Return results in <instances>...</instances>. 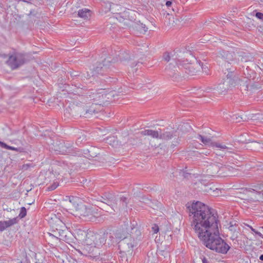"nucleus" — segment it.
Wrapping results in <instances>:
<instances>
[{
	"instance_id": "nucleus-12",
	"label": "nucleus",
	"mask_w": 263,
	"mask_h": 263,
	"mask_svg": "<svg viewBox=\"0 0 263 263\" xmlns=\"http://www.w3.org/2000/svg\"><path fill=\"white\" fill-rule=\"evenodd\" d=\"M163 59L166 62L172 61V62L171 63L170 65L173 64V63H175L177 65H179V63L181 62V60L177 58V56L175 54L167 52L163 54Z\"/></svg>"
},
{
	"instance_id": "nucleus-24",
	"label": "nucleus",
	"mask_w": 263,
	"mask_h": 263,
	"mask_svg": "<svg viewBox=\"0 0 263 263\" xmlns=\"http://www.w3.org/2000/svg\"><path fill=\"white\" fill-rule=\"evenodd\" d=\"M26 214H27V211H26V209L24 207H22L21 208V210H20V214H19V217L21 218H23L24 217H25L26 215Z\"/></svg>"
},
{
	"instance_id": "nucleus-11",
	"label": "nucleus",
	"mask_w": 263,
	"mask_h": 263,
	"mask_svg": "<svg viewBox=\"0 0 263 263\" xmlns=\"http://www.w3.org/2000/svg\"><path fill=\"white\" fill-rule=\"evenodd\" d=\"M106 95L104 89H101L91 91L89 96L90 100H92L93 103H99L98 105H101V103L103 102Z\"/></svg>"
},
{
	"instance_id": "nucleus-25",
	"label": "nucleus",
	"mask_w": 263,
	"mask_h": 263,
	"mask_svg": "<svg viewBox=\"0 0 263 263\" xmlns=\"http://www.w3.org/2000/svg\"><path fill=\"white\" fill-rule=\"evenodd\" d=\"M120 202L122 203V206L123 207L126 206L127 204V198L125 197L122 196L120 197Z\"/></svg>"
},
{
	"instance_id": "nucleus-31",
	"label": "nucleus",
	"mask_w": 263,
	"mask_h": 263,
	"mask_svg": "<svg viewBox=\"0 0 263 263\" xmlns=\"http://www.w3.org/2000/svg\"><path fill=\"white\" fill-rule=\"evenodd\" d=\"M118 6L117 5H115V4H112V5H110V9H109V10L112 12V13H116L114 11V7H118Z\"/></svg>"
},
{
	"instance_id": "nucleus-39",
	"label": "nucleus",
	"mask_w": 263,
	"mask_h": 263,
	"mask_svg": "<svg viewBox=\"0 0 263 263\" xmlns=\"http://www.w3.org/2000/svg\"><path fill=\"white\" fill-rule=\"evenodd\" d=\"M259 259H260L261 260H262V261H263V254L259 256Z\"/></svg>"
},
{
	"instance_id": "nucleus-21",
	"label": "nucleus",
	"mask_w": 263,
	"mask_h": 263,
	"mask_svg": "<svg viewBox=\"0 0 263 263\" xmlns=\"http://www.w3.org/2000/svg\"><path fill=\"white\" fill-rule=\"evenodd\" d=\"M159 130L160 137H159V139L168 140L173 137V134L171 132H166L165 133H162L161 130L160 129H159Z\"/></svg>"
},
{
	"instance_id": "nucleus-19",
	"label": "nucleus",
	"mask_w": 263,
	"mask_h": 263,
	"mask_svg": "<svg viewBox=\"0 0 263 263\" xmlns=\"http://www.w3.org/2000/svg\"><path fill=\"white\" fill-rule=\"evenodd\" d=\"M78 16L84 19H88L91 15L90 11L86 8L80 9L78 11Z\"/></svg>"
},
{
	"instance_id": "nucleus-41",
	"label": "nucleus",
	"mask_w": 263,
	"mask_h": 263,
	"mask_svg": "<svg viewBox=\"0 0 263 263\" xmlns=\"http://www.w3.org/2000/svg\"><path fill=\"white\" fill-rule=\"evenodd\" d=\"M89 155H90V157H93V156L92 155L90 154Z\"/></svg>"
},
{
	"instance_id": "nucleus-40",
	"label": "nucleus",
	"mask_w": 263,
	"mask_h": 263,
	"mask_svg": "<svg viewBox=\"0 0 263 263\" xmlns=\"http://www.w3.org/2000/svg\"><path fill=\"white\" fill-rule=\"evenodd\" d=\"M69 201L70 202H71V199H74V197L72 196V197H69Z\"/></svg>"
},
{
	"instance_id": "nucleus-17",
	"label": "nucleus",
	"mask_w": 263,
	"mask_h": 263,
	"mask_svg": "<svg viewBox=\"0 0 263 263\" xmlns=\"http://www.w3.org/2000/svg\"><path fill=\"white\" fill-rule=\"evenodd\" d=\"M219 171V166L217 164H212L208 166L206 170L207 176L214 177L216 175Z\"/></svg>"
},
{
	"instance_id": "nucleus-20",
	"label": "nucleus",
	"mask_w": 263,
	"mask_h": 263,
	"mask_svg": "<svg viewBox=\"0 0 263 263\" xmlns=\"http://www.w3.org/2000/svg\"><path fill=\"white\" fill-rule=\"evenodd\" d=\"M0 146L2 148L14 151L17 152H22L23 151V148L19 147H15L13 146H9L7 144H6L5 143L2 142L0 141Z\"/></svg>"
},
{
	"instance_id": "nucleus-8",
	"label": "nucleus",
	"mask_w": 263,
	"mask_h": 263,
	"mask_svg": "<svg viewBox=\"0 0 263 263\" xmlns=\"http://www.w3.org/2000/svg\"><path fill=\"white\" fill-rule=\"evenodd\" d=\"M116 237L119 239H122L119 242V246L128 251L136 247L138 243V240L137 238L135 239L131 235L123 238L122 236H118L117 235Z\"/></svg>"
},
{
	"instance_id": "nucleus-3",
	"label": "nucleus",
	"mask_w": 263,
	"mask_h": 263,
	"mask_svg": "<svg viewBox=\"0 0 263 263\" xmlns=\"http://www.w3.org/2000/svg\"><path fill=\"white\" fill-rule=\"evenodd\" d=\"M230 70L231 71L228 72L227 74V78L224 80L223 83L219 84L216 89L209 88L208 92H210V90H215L219 94L224 95L228 90L234 86L236 84V82L233 78V72L234 70L233 69H230Z\"/></svg>"
},
{
	"instance_id": "nucleus-22",
	"label": "nucleus",
	"mask_w": 263,
	"mask_h": 263,
	"mask_svg": "<svg viewBox=\"0 0 263 263\" xmlns=\"http://www.w3.org/2000/svg\"><path fill=\"white\" fill-rule=\"evenodd\" d=\"M171 68V66H170L168 68L166 67L165 68V71L166 72L167 74H168L171 77H175V78H176L177 74L175 73V70H172Z\"/></svg>"
},
{
	"instance_id": "nucleus-29",
	"label": "nucleus",
	"mask_w": 263,
	"mask_h": 263,
	"mask_svg": "<svg viewBox=\"0 0 263 263\" xmlns=\"http://www.w3.org/2000/svg\"><path fill=\"white\" fill-rule=\"evenodd\" d=\"M256 16L260 20H263V13L261 12H257L256 13Z\"/></svg>"
},
{
	"instance_id": "nucleus-5",
	"label": "nucleus",
	"mask_w": 263,
	"mask_h": 263,
	"mask_svg": "<svg viewBox=\"0 0 263 263\" xmlns=\"http://www.w3.org/2000/svg\"><path fill=\"white\" fill-rule=\"evenodd\" d=\"M26 62L24 54L20 52H14L10 55L7 61V64L12 69H15L23 65Z\"/></svg>"
},
{
	"instance_id": "nucleus-4",
	"label": "nucleus",
	"mask_w": 263,
	"mask_h": 263,
	"mask_svg": "<svg viewBox=\"0 0 263 263\" xmlns=\"http://www.w3.org/2000/svg\"><path fill=\"white\" fill-rule=\"evenodd\" d=\"M52 151L57 154L66 155L73 154V147L69 142H65L64 141H57L54 143L50 147Z\"/></svg>"
},
{
	"instance_id": "nucleus-26",
	"label": "nucleus",
	"mask_w": 263,
	"mask_h": 263,
	"mask_svg": "<svg viewBox=\"0 0 263 263\" xmlns=\"http://www.w3.org/2000/svg\"><path fill=\"white\" fill-rule=\"evenodd\" d=\"M100 201L103 203H105L108 205H111V202L109 200L104 198L103 197H101L100 198Z\"/></svg>"
},
{
	"instance_id": "nucleus-16",
	"label": "nucleus",
	"mask_w": 263,
	"mask_h": 263,
	"mask_svg": "<svg viewBox=\"0 0 263 263\" xmlns=\"http://www.w3.org/2000/svg\"><path fill=\"white\" fill-rule=\"evenodd\" d=\"M110 62L108 59H105L104 61H103V63L100 64V66H97L95 68V71L96 73L103 74V72L108 68V64Z\"/></svg>"
},
{
	"instance_id": "nucleus-14",
	"label": "nucleus",
	"mask_w": 263,
	"mask_h": 263,
	"mask_svg": "<svg viewBox=\"0 0 263 263\" xmlns=\"http://www.w3.org/2000/svg\"><path fill=\"white\" fill-rule=\"evenodd\" d=\"M17 222V218H13L6 221H0V232H3L6 228H9Z\"/></svg>"
},
{
	"instance_id": "nucleus-34",
	"label": "nucleus",
	"mask_w": 263,
	"mask_h": 263,
	"mask_svg": "<svg viewBox=\"0 0 263 263\" xmlns=\"http://www.w3.org/2000/svg\"><path fill=\"white\" fill-rule=\"evenodd\" d=\"M172 2L169 1H167V2H166V3H165V5H166V6L167 7H170V6L172 5Z\"/></svg>"
},
{
	"instance_id": "nucleus-37",
	"label": "nucleus",
	"mask_w": 263,
	"mask_h": 263,
	"mask_svg": "<svg viewBox=\"0 0 263 263\" xmlns=\"http://www.w3.org/2000/svg\"><path fill=\"white\" fill-rule=\"evenodd\" d=\"M64 233V231H63L62 232V234H60V236H61V238H60V239H62L64 238V235H63ZM64 236H66V235H64Z\"/></svg>"
},
{
	"instance_id": "nucleus-23",
	"label": "nucleus",
	"mask_w": 263,
	"mask_h": 263,
	"mask_svg": "<svg viewBox=\"0 0 263 263\" xmlns=\"http://www.w3.org/2000/svg\"><path fill=\"white\" fill-rule=\"evenodd\" d=\"M59 185L57 182H54L51 185L47 187L46 190L48 191H51L55 190Z\"/></svg>"
},
{
	"instance_id": "nucleus-28",
	"label": "nucleus",
	"mask_w": 263,
	"mask_h": 263,
	"mask_svg": "<svg viewBox=\"0 0 263 263\" xmlns=\"http://www.w3.org/2000/svg\"><path fill=\"white\" fill-rule=\"evenodd\" d=\"M250 229L251 230L254 232L255 234H256L257 235H258V236L262 237V235L258 231H256L254 229H253L251 226H248Z\"/></svg>"
},
{
	"instance_id": "nucleus-42",
	"label": "nucleus",
	"mask_w": 263,
	"mask_h": 263,
	"mask_svg": "<svg viewBox=\"0 0 263 263\" xmlns=\"http://www.w3.org/2000/svg\"><path fill=\"white\" fill-rule=\"evenodd\" d=\"M228 169L230 170V167H228Z\"/></svg>"
},
{
	"instance_id": "nucleus-36",
	"label": "nucleus",
	"mask_w": 263,
	"mask_h": 263,
	"mask_svg": "<svg viewBox=\"0 0 263 263\" xmlns=\"http://www.w3.org/2000/svg\"><path fill=\"white\" fill-rule=\"evenodd\" d=\"M30 166V165L27 164H25V165H24L23 166V167H22V169L23 170H26L29 166Z\"/></svg>"
},
{
	"instance_id": "nucleus-30",
	"label": "nucleus",
	"mask_w": 263,
	"mask_h": 263,
	"mask_svg": "<svg viewBox=\"0 0 263 263\" xmlns=\"http://www.w3.org/2000/svg\"><path fill=\"white\" fill-rule=\"evenodd\" d=\"M153 231L154 232V233H157L159 231V227L157 225H155L152 228Z\"/></svg>"
},
{
	"instance_id": "nucleus-27",
	"label": "nucleus",
	"mask_w": 263,
	"mask_h": 263,
	"mask_svg": "<svg viewBox=\"0 0 263 263\" xmlns=\"http://www.w3.org/2000/svg\"><path fill=\"white\" fill-rule=\"evenodd\" d=\"M83 140H86L85 137L84 136H82V137H80L78 138L76 143L77 144L81 143Z\"/></svg>"
},
{
	"instance_id": "nucleus-13",
	"label": "nucleus",
	"mask_w": 263,
	"mask_h": 263,
	"mask_svg": "<svg viewBox=\"0 0 263 263\" xmlns=\"http://www.w3.org/2000/svg\"><path fill=\"white\" fill-rule=\"evenodd\" d=\"M80 216L91 218L93 216V211L91 208H87L85 205L81 206L78 210Z\"/></svg>"
},
{
	"instance_id": "nucleus-38",
	"label": "nucleus",
	"mask_w": 263,
	"mask_h": 263,
	"mask_svg": "<svg viewBox=\"0 0 263 263\" xmlns=\"http://www.w3.org/2000/svg\"><path fill=\"white\" fill-rule=\"evenodd\" d=\"M202 263H208V260L205 257L202 259Z\"/></svg>"
},
{
	"instance_id": "nucleus-2",
	"label": "nucleus",
	"mask_w": 263,
	"mask_h": 263,
	"mask_svg": "<svg viewBox=\"0 0 263 263\" xmlns=\"http://www.w3.org/2000/svg\"><path fill=\"white\" fill-rule=\"evenodd\" d=\"M74 237L83 245L82 251L79 250V252L84 255H87V254H96L97 249L102 247L106 241L105 234H100L82 229L76 231Z\"/></svg>"
},
{
	"instance_id": "nucleus-10",
	"label": "nucleus",
	"mask_w": 263,
	"mask_h": 263,
	"mask_svg": "<svg viewBox=\"0 0 263 263\" xmlns=\"http://www.w3.org/2000/svg\"><path fill=\"white\" fill-rule=\"evenodd\" d=\"M98 105L99 103H92V105L88 108L87 107L84 109L81 116H83L85 118H90L92 115L98 113L102 109V106Z\"/></svg>"
},
{
	"instance_id": "nucleus-15",
	"label": "nucleus",
	"mask_w": 263,
	"mask_h": 263,
	"mask_svg": "<svg viewBox=\"0 0 263 263\" xmlns=\"http://www.w3.org/2000/svg\"><path fill=\"white\" fill-rule=\"evenodd\" d=\"M141 135L142 136H148L153 138L159 139L160 137V130H154L152 129H145L141 132Z\"/></svg>"
},
{
	"instance_id": "nucleus-33",
	"label": "nucleus",
	"mask_w": 263,
	"mask_h": 263,
	"mask_svg": "<svg viewBox=\"0 0 263 263\" xmlns=\"http://www.w3.org/2000/svg\"><path fill=\"white\" fill-rule=\"evenodd\" d=\"M230 226L229 227L230 230V231H235L233 227H234V226L236 224V223L233 224L232 222H230Z\"/></svg>"
},
{
	"instance_id": "nucleus-6",
	"label": "nucleus",
	"mask_w": 263,
	"mask_h": 263,
	"mask_svg": "<svg viewBox=\"0 0 263 263\" xmlns=\"http://www.w3.org/2000/svg\"><path fill=\"white\" fill-rule=\"evenodd\" d=\"M197 138L199 139L204 145L211 146L212 147H215L223 152L231 153L233 151V148L231 147H229L225 144L220 143L213 142L210 137H205L201 135H198Z\"/></svg>"
},
{
	"instance_id": "nucleus-1",
	"label": "nucleus",
	"mask_w": 263,
	"mask_h": 263,
	"mask_svg": "<svg viewBox=\"0 0 263 263\" xmlns=\"http://www.w3.org/2000/svg\"><path fill=\"white\" fill-rule=\"evenodd\" d=\"M188 209L191 227L202 243L210 250L226 254L230 246L219 236L217 214L199 201L193 202Z\"/></svg>"
},
{
	"instance_id": "nucleus-35",
	"label": "nucleus",
	"mask_w": 263,
	"mask_h": 263,
	"mask_svg": "<svg viewBox=\"0 0 263 263\" xmlns=\"http://www.w3.org/2000/svg\"><path fill=\"white\" fill-rule=\"evenodd\" d=\"M18 263H30V262L27 258H26L25 260L21 261Z\"/></svg>"
},
{
	"instance_id": "nucleus-9",
	"label": "nucleus",
	"mask_w": 263,
	"mask_h": 263,
	"mask_svg": "<svg viewBox=\"0 0 263 263\" xmlns=\"http://www.w3.org/2000/svg\"><path fill=\"white\" fill-rule=\"evenodd\" d=\"M178 66H182L184 69L185 72L190 76L196 75L200 72L201 69H203L200 64L197 62L193 64L185 63L184 61H181Z\"/></svg>"
},
{
	"instance_id": "nucleus-7",
	"label": "nucleus",
	"mask_w": 263,
	"mask_h": 263,
	"mask_svg": "<svg viewBox=\"0 0 263 263\" xmlns=\"http://www.w3.org/2000/svg\"><path fill=\"white\" fill-rule=\"evenodd\" d=\"M219 57H221L227 60V64H238L239 62H246L248 59L242 55H238L237 59H233V53L225 50H219L217 53Z\"/></svg>"
},
{
	"instance_id": "nucleus-32",
	"label": "nucleus",
	"mask_w": 263,
	"mask_h": 263,
	"mask_svg": "<svg viewBox=\"0 0 263 263\" xmlns=\"http://www.w3.org/2000/svg\"><path fill=\"white\" fill-rule=\"evenodd\" d=\"M141 28V29H142V30L144 31V32H146L148 28L146 27V26L145 25H143V24H141L140 26V27L139 28Z\"/></svg>"
},
{
	"instance_id": "nucleus-18",
	"label": "nucleus",
	"mask_w": 263,
	"mask_h": 263,
	"mask_svg": "<svg viewBox=\"0 0 263 263\" xmlns=\"http://www.w3.org/2000/svg\"><path fill=\"white\" fill-rule=\"evenodd\" d=\"M260 187H259V190L254 189H250L248 190V192L252 194V195L254 196V200H259L263 198V190H260Z\"/></svg>"
}]
</instances>
